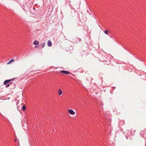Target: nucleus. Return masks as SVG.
<instances>
[{
  "label": "nucleus",
  "mask_w": 146,
  "mask_h": 146,
  "mask_svg": "<svg viewBox=\"0 0 146 146\" xmlns=\"http://www.w3.org/2000/svg\"><path fill=\"white\" fill-rule=\"evenodd\" d=\"M39 43V42L38 41L35 40L33 44L37 46L38 44Z\"/></svg>",
  "instance_id": "nucleus-4"
},
{
  "label": "nucleus",
  "mask_w": 146,
  "mask_h": 146,
  "mask_svg": "<svg viewBox=\"0 0 146 146\" xmlns=\"http://www.w3.org/2000/svg\"><path fill=\"white\" fill-rule=\"evenodd\" d=\"M8 82L7 81V80H5L4 81V84L5 85H6L8 83Z\"/></svg>",
  "instance_id": "nucleus-9"
},
{
  "label": "nucleus",
  "mask_w": 146,
  "mask_h": 146,
  "mask_svg": "<svg viewBox=\"0 0 146 146\" xmlns=\"http://www.w3.org/2000/svg\"><path fill=\"white\" fill-rule=\"evenodd\" d=\"M60 72L66 74H68L70 73V72L68 71L63 70H61Z\"/></svg>",
  "instance_id": "nucleus-1"
},
{
  "label": "nucleus",
  "mask_w": 146,
  "mask_h": 146,
  "mask_svg": "<svg viewBox=\"0 0 146 146\" xmlns=\"http://www.w3.org/2000/svg\"><path fill=\"white\" fill-rule=\"evenodd\" d=\"M104 33L106 35H107L108 34V30H105L104 31Z\"/></svg>",
  "instance_id": "nucleus-11"
},
{
  "label": "nucleus",
  "mask_w": 146,
  "mask_h": 146,
  "mask_svg": "<svg viewBox=\"0 0 146 146\" xmlns=\"http://www.w3.org/2000/svg\"><path fill=\"white\" fill-rule=\"evenodd\" d=\"M68 112L70 114L72 115H74L75 113V112L71 109L69 110Z\"/></svg>",
  "instance_id": "nucleus-2"
},
{
  "label": "nucleus",
  "mask_w": 146,
  "mask_h": 146,
  "mask_svg": "<svg viewBox=\"0 0 146 146\" xmlns=\"http://www.w3.org/2000/svg\"><path fill=\"white\" fill-rule=\"evenodd\" d=\"M22 110L24 111L26 110V108L25 106V105H23V106L22 107Z\"/></svg>",
  "instance_id": "nucleus-5"
},
{
  "label": "nucleus",
  "mask_w": 146,
  "mask_h": 146,
  "mask_svg": "<svg viewBox=\"0 0 146 146\" xmlns=\"http://www.w3.org/2000/svg\"><path fill=\"white\" fill-rule=\"evenodd\" d=\"M12 83L11 82L10 84H7V85L6 86V88H8V87H9V86H10V85H11L12 84Z\"/></svg>",
  "instance_id": "nucleus-8"
},
{
  "label": "nucleus",
  "mask_w": 146,
  "mask_h": 146,
  "mask_svg": "<svg viewBox=\"0 0 146 146\" xmlns=\"http://www.w3.org/2000/svg\"><path fill=\"white\" fill-rule=\"evenodd\" d=\"M13 79H9V80H7V81L8 82H9L11 81H12L13 80Z\"/></svg>",
  "instance_id": "nucleus-12"
},
{
  "label": "nucleus",
  "mask_w": 146,
  "mask_h": 146,
  "mask_svg": "<svg viewBox=\"0 0 146 146\" xmlns=\"http://www.w3.org/2000/svg\"><path fill=\"white\" fill-rule=\"evenodd\" d=\"M14 60L13 59H11L8 63V64H10V63L12 62H14Z\"/></svg>",
  "instance_id": "nucleus-10"
},
{
  "label": "nucleus",
  "mask_w": 146,
  "mask_h": 146,
  "mask_svg": "<svg viewBox=\"0 0 146 146\" xmlns=\"http://www.w3.org/2000/svg\"><path fill=\"white\" fill-rule=\"evenodd\" d=\"M45 44H46L45 42H43L41 44V46H42V47L43 48L44 47Z\"/></svg>",
  "instance_id": "nucleus-7"
},
{
  "label": "nucleus",
  "mask_w": 146,
  "mask_h": 146,
  "mask_svg": "<svg viewBox=\"0 0 146 146\" xmlns=\"http://www.w3.org/2000/svg\"><path fill=\"white\" fill-rule=\"evenodd\" d=\"M62 94V91L61 89H60L59 91V94L60 95Z\"/></svg>",
  "instance_id": "nucleus-6"
},
{
  "label": "nucleus",
  "mask_w": 146,
  "mask_h": 146,
  "mask_svg": "<svg viewBox=\"0 0 146 146\" xmlns=\"http://www.w3.org/2000/svg\"><path fill=\"white\" fill-rule=\"evenodd\" d=\"M47 45L48 46H51L52 45V43L51 41L50 40H49L48 41Z\"/></svg>",
  "instance_id": "nucleus-3"
}]
</instances>
